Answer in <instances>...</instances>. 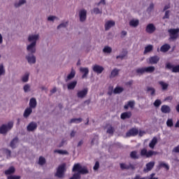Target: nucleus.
<instances>
[{"mask_svg": "<svg viewBox=\"0 0 179 179\" xmlns=\"http://www.w3.org/2000/svg\"><path fill=\"white\" fill-rule=\"evenodd\" d=\"M141 155L142 156H145V157H146V156L148 155V150H146V148H144V149L141 150Z\"/></svg>", "mask_w": 179, "mask_h": 179, "instance_id": "5fc2aeb1", "label": "nucleus"}, {"mask_svg": "<svg viewBox=\"0 0 179 179\" xmlns=\"http://www.w3.org/2000/svg\"><path fill=\"white\" fill-rule=\"evenodd\" d=\"M76 85H78V81H71L67 84V88L69 89V90H73V89L76 87Z\"/></svg>", "mask_w": 179, "mask_h": 179, "instance_id": "aec40b11", "label": "nucleus"}, {"mask_svg": "<svg viewBox=\"0 0 179 179\" xmlns=\"http://www.w3.org/2000/svg\"><path fill=\"white\" fill-rule=\"evenodd\" d=\"M13 121H10L6 124H3L0 127V134L1 135H6L9 131L13 128Z\"/></svg>", "mask_w": 179, "mask_h": 179, "instance_id": "7ed1b4c3", "label": "nucleus"}, {"mask_svg": "<svg viewBox=\"0 0 179 179\" xmlns=\"http://www.w3.org/2000/svg\"><path fill=\"white\" fill-rule=\"evenodd\" d=\"M100 167V164L99 163V162H96L95 163V165L94 166V170H99V168Z\"/></svg>", "mask_w": 179, "mask_h": 179, "instance_id": "bf43d9fd", "label": "nucleus"}, {"mask_svg": "<svg viewBox=\"0 0 179 179\" xmlns=\"http://www.w3.org/2000/svg\"><path fill=\"white\" fill-rule=\"evenodd\" d=\"M37 107V100L35 98H31L29 101V108L34 110Z\"/></svg>", "mask_w": 179, "mask_h": 179, "instance_id": "f3484780", "label": "nucleus"}, {"mask_svg": "<svg viewBox=\"0 0 179 179\" xmlns=\"http://www.w3.org/2000/svg\"><path fill=\"white\" fill-rule=\"evenodd\" d=\"M13 173H15V167L13 166H11L5 171L6 176H10V174H13Z\"/></svg>", "mask_w": 179, "mask_h": 179, "instance_id": "c756f323", "label": "nucleus"}, {"mask_svg": "<svg viewBox=\"0 0 179 179\" xmlns=\"http://www.w3.org/2000/svg\"><path fill=\"white\" fill-rule=\"evenodd\" d=\"M129 26L131 27H138L139 26V20H131L129 22Z\"/></svg>", "mask_w": 179, "mask_h": 179, "instance_id": "bb28decb", "label": "nucleus"}, {"mask_svg": "<svg viewBox=\"0 0 179 179\" xmlns=\"http://www.w3.org/2000/svg\"><path fill=\"white\" fill-rule=\"evenodd\" d=\"M87 12L86 10L83 9L79 12L80 22H85L86 20Z\"/></svg>", "mask_w": 179, "mask_h": 179, "instance_id": "f8f14e48", "label": "nucleus"}, {"mask_svg": "<svg viewBox=\"0 0 179 179\" xmlns=\"http://www.w3.org/2000/svg\"><path fill=\"white\" fill-rule=\"evenodd\" d=\"M168 33H169L171 40H177L178 38L179 28L170 29L168 30Z\"/></svg>", "mask_w": 179, "mask_h": 179, "instance_id": "39448f33", "label": "nucleus"}, {"mask_svg": "<svg viewBox=\"0 0 179 179\" xmlns=\"http://www.w3.org/2000/svg\"><path fill=\"white\" fill-rule=\"evenodd\" d=\"M166 125L169 128H171L174 126V122L172 118H169L166 121Z\"/></svg>", "mask_w": 179, "mask_h": 179, "instance_id": "4c0bfd02", "label": "nucleus"}, {"mask_svg": "<svg viewBox=\"0 0 179 179\" xmlns=\"http://www.w3.org/2000/svg\"><path fill=\"white\" fill-rule=\"evenodd\" d=\"M3 152L7 155V157H9L10 156V150L8 149H4Z\"/></svg>", "mask_w": 179, "mask_h": 179, "instance_id": "680f3d73", "label": "nucleus"}, {"mask_svg": "<svg viewBox=\"0 0 179 179\" xmlns=\"http://www.w3.org/2000/svg\"><path fill=\"white\" fill-rule=\"evenodd\" d=\"M94 13H95L96 15H99V13H101L100 9H99V8H94Z\"/></svg>", "mask_w": 179, "mask_h": 179, "instance_id": "0e129e2a", "label": "nucleus"}, {"mask_svg": "<svg viewBox=\"0 0 179 179\" xmlns=\"http://www.w3.org/2000/svg\"><path fill=\"white\" fill-rule=\"evenodd\" d=\"M38 40V34L36 35H29L28 37V41L31 43L27 48V51L31 52V54H34L36 52V44H37V41Z\"/></svg>", "mask_w": 179, "mask_h": 179, "instance_id": "f03ea898", "label": "nucleus"}, {"mask_svg": "<svg viewBox=\"0 0 179 179\" xmlns=\"http://www.w3.org/2000/svg\"><path fill=\"white\" fill-rule=\"evenodd\" d=\"M72 171H78V173H74L70 179H80V174H89L87 168L86 166H83L80 164H75Z\"/></svg>", "mask_w": 179, "mask_h": 179, "instance_id": "f257e3e1", "label": "nucleus"}, {"mask_svg": "<svg viewBox=\"0 0 179 179\" xmlns=\"http://www.w3.org/2000/svg\"><path fill=\"white\" fill-rule=\"evenodd\" d=\"M127 55H128V51L123 50L122 55L117 56L116 59H118L119 58H120V59H124V58H125V57H127Z\"/></svg>", "mask_w": 179, "mask_h": 179, "instance_id": "c9c22d12", "label": "nucleus"}, {"mask_svg": "<svg viewBox=\"0 0 179 179\" xmlns=\"http://www.w3.org/2000/svg\"><path fill=\"white\" fill-rule=\"evenodd\" d=\"M171 48V46H170L169 44L165 43L160 48L161 52H167Z\"/></svg>", "mask_w": 179, "mask_h": 179, "instance_id": "4be33fe9", "label": "nucleus"}, {"mask_svg": "<svg viewBox=\"0 0 179 179\" xmlns=\"http://www.w3.org/2000/svg\"><path fill=\"white\" fill-rule=\"evenodd\" d=\"M26 59H27L29 64H36V57L34 55L27 56Z\"/></svg>", "mask_w": 179, "mask_h": 179, "instance_id": "cd10ccee", "label": "nucleus"}, {"mask_svg": "<svg viewBox=\"0 0 179 179\" xmlns=\"http://www.w3.org/2000/svg\"><path fill=\"white\" fill-rule=\"evenodd\" d=\"M155 107H160L162 106V101L160 99H157L154 102Z\"/></svg>", "mask_w": 179, "mask_h": 179, "instance_id": "09e8293b", "label": "nucleus"}, {"mask_svg": "<svg viewBox=\"0 0 179 179\" xmlns=\"http://www.w3.org/2000/svg\"><path fill=\"white\" fill-rule=\"evenodd\" d=\"M158 83L162 87V90H166L167 87H169V83H164V81H159Z\"/></svg>", "mask_w": 179, "mask_h": 179, "instance_id": "2f4dec72", "label": "nucleus"}, {"mask_svg": "<svg viewBox=\"0 0 179 179\" xmlns=\"http://www.w3.org/2000/svg\"><path fill=\"white\" fill-rule=\"evenodd\" d=\"M120 168L122 169V170H134L135 169V166L134 165H132L131 164H120Z\"/></svg>", "mask_w": 179, "mask_h": 179, "instance_id": "ddd939ff", "label": "nucleus"}, {"mask_svg": "<svg viewBox=\"0 0 179 179\" xmlns=\"http://www.w3.org/2000/svg\"><path fill=\"white\" fill-rule=\"evenodd\" d=\"M160 61V57L157 55L152 56L148 58V63L150 65H156Z\"/></svg>", "mask_w": 179, "mask_h": 179, "instance_id": "0eeeda50", "label": "nucleus"}, {"mask_svg": "<svg viewBox=\"0 0 179 179\" xmlns=\"http://www.w3.org/2000/svg\"><path fill=\"white\" fill-rule=\"evenodd\" d=\"M138 133L137 129H130L126 134L127 138H129L130 136H136V134Z\"/></svg>", "mask_w": 179, "mask_h": 179, "instance_id": "dca6fc26", "label": "nucleus"}, {"mask_svg": "<svg viewBox=\"0 0 179 179\" xmlns=\"http://www.w3.org/2000/svg\"><path fill=\"white\" fill-rule=\"evenodd\" d=\"M19 145V138H17V137H15L11 142L10 144V148H12V149H15V148H17V146Z\"/></svg>", "mask_w": 179, "mask_h": 179, "instance_id": "6ab92c4d", "label": "nucleus"}, {"mask_svg": "<svg viewBox=\"0 0 179 179\" xmlns=\"http://www.w3.org/2000/svg\"><path fill=\"white\" fill-rule=\"evenodd\" d=\"M107 134H110V135H113V134H114V128H113V127H109L107 130Z\"/></svg>", "mask_w": 179, "mask_h": 179, "instance_id": "603ef678", "label": "nucleus"}, {"mask_svg": "<svg viewBox=\"0 0 179 179\" xmlns=\"http://www.w3.org/2000/svg\"><path fill=\"white\" fill-rule=\"evenodd\" d=\"M76 135V131H72L70 134L71 138H75V136Z\"/></svg>", "mask_w": 179, "mask_h": 179, "instance_id": "338daca9", "label": "nucleus"}, {"mask_svg": "<svg viewBox=\"0 0 179 179\" xmlns=\"http://www.w3.org/2000/svg\"><path fill=\"white\" fill-rule=\"evenodd\" d=\"M173 152H174L175 153H179V145L175 147L173 150Z\"/></svg>", "mask_w": 179, "mask_h": 179, "instance_id": "69168bd1", "label": "nucleus"}, {"mask_svg": "<svg viewBox=\"0 0 179 179\" xmlns=\"http://www.w3.org/2000/svg\"><path fill=\"white\" fill-rule=\"evenodd\" d=\"M145 31L149 34H152L156 31V27L153 24H148L145 28Z\"/></svg>", "mask_w": 179, "mask_h": 179, "instance_id": "1a4fd4ad", "label": "nucleus"}, {"mask_svg": "<svg viewBox=\"0 0 179 179\" xmlns=\"http://www.w3.org/2000/svg\"><path fill=\"white\" fill-rule=\"evenodd\" d=\"M66 26H68V22L60 24L59 26H57V29H62V27H66Z\"/></svg>", "mask_w": 179, "mask_h": 179, "instance_id": "864d4df0", "label": "nucleus"}, {"mask_svg": "<svg viewBox=\"0 0 179 179\" xmlns=\"http://www.w3.org/2000/svg\"><path fill=\"white\" fill-rule=\"evenodd\" d=\"M83 120L81 117L73 118L70 120V124H80Z\"/></svg>", "mask_w": 179, "mask_h": 179, "instance_id": "c85d7f7f", "label": "nucleus"}, {"mask_svg": "<svg viewBox=\"0 0 179 179\" xmlns=\"http://www.w3.org/2000/svg\"><path fill=\"white\" fill-rule=\"evenodd\" d=\"M80 72H81V73H83V75L82 76V79H86V78H87V76L89 75V68L80 67Z\"/></svg>", "mask_w": 179, "mask_h": 179, "instance_id": "9b49d317", "label": "nucleus"}, {"mask_svg": "<svg viewBox=\"0 0 179 179\" xmlns=\"http://www.w3.org/2000/svg\"><path fill=\"white\" fill-rule=\"evenodd\" d=\"M136 73H137V75H139V76L143 75V73H146L145 71V67L136 69Z\"/></svg>", "mask_w": 179, "mask_h": 179, "instance_id": "72a5a7b5", "label": "nucleus"}, {"mask_svg": "<svg viewBox=\"0 0 179 179\" xmlns=\"http://www.w3.org/2000/svg\"><path fill=\"white\" fill-rule=\"evenodd\" d=\"M108 90H124V88L120 86H117L115 89L113 87H109Z\"/></svg>", "mask_w": 179, "mask_h": 179, "instance_id": "8fccbe9b", "label": "nucleus"}, {"mask_svg": "<svg viewBox=\"0 0 179 179\" xmlns=\"http://www.w3.org/2000/svg\"><path fill=\"white\" fill-rule=\"evenodd\" d=\"M76 73L73 71H71V73L67 76L66 79V81L71 80V79H73L75 78Z\"/></svg>", "mask_w": 179, "mask_h": 179, "instance_id": "ea45409f", "label": "nucleus"}, {"mask_svg": "<svg viewBox=\"0 0 179 179\" xmlns=\"http://www.w3.org/2000/svg\"><path fill=\"white\" fill-rule=\"evenodd\" d=\"M113 26H115V22L109 20L105 24V30H110Z\"/></svg>", "mask_w": 179, "mask_h": 179, "instance_id": "a211bd4d", "label": "nucleus"}, {"mask_svg": "<svg viewBox=\"0 0 179 179\" xmlns=\"http://www.w3.org/2000/svg\"><path fill=\"white\" fill-rule=\"evenodd\" d=\"M133 179H146V178H141V176L137 175V176H136V177L134 178Z\"/></svg>", "mask_w": 179, "mask_h": 179, "instance_id": "774afa93", "label": "nucleus"}, {"mask_svg": "<svg viewBox=\"0 0 179 179\" xmlns=\"http://www.w3.org/2000/svg\"><path fill=\"white\" fill-rule=\"evenodd\" d=\"M31 113H33V109L30 107L27 108L23 113L24 118H29Z\"/></svg>", "mask_w": 179, "mask_h": 179, "instance_id": "2eb2a0df", "label": "nucleus"}, {"mask_svg": "<svg viewBox=\"0 0 179 179\" xmlns=\"http://www.w3.org/2000/svg\"><path fill=\"white\" fill-rule=\"evenodd\" d=\"M156 145H157V137H153L149 143V148H150V149H155Z\"/></svg>", "mask_w": 179, "mask_h": 179, "instance_id": "5701e85b", "label": "nucleus"}, {"mask_svg": "<svg viewBox=\"0 0 179 179\" xmlns=\"http://www.w3.org/2000/svg\"><path fill=\"white\" fill-rule=\"evenodd\" d=\"M118 73H120V70L114 69L110 73V78H115V76H117Z\"/></svg>", "mask_w": 179, "mask_h": 179, "instance_id": "7c9ffc66", "label": "nucleus"}, {"mask_svg": "<svg viewBox=\"0 0 179 179\" xmlns=\"http://www.w3.org/2000/svg\"><path fill=\"white\" fill-rule=\"evenodd\" d=\"M161 111L164 114H169L171 111V109L170 108V106L164 105L161 107Z\"/></svg>", "mask_w": 179, "mask_h": 179, "instance_id": "412c9836", "label": "nucleus"}, {"mask_svg": "<svg viewBox=\"0 0 179 179\" xmlns=\"http://www.w3.org/2000/svg\"><path fill=\"white\" fill-rule=\"evenodd\" d=\"M38 164L39 166H44V164H45V158L44 157H40L38 158Z\"/></svg>", "mask_w": 179, "mask_h": 179, "instance_id": "e433bc0d", "label": "nucleus"}, {"mask_svg": "<svg viewBox=\"0 0 179 179\" xmlns=\"http://www.w3.org/2000/svg\"><path fill=\"white\" fill-rule=\"evenodd\" d=\"M132 113L131 112H124L121 114L122 120H127V118H131Z\"/></svg>", "mask_w": 179, "mask_h": 179, "instance_id": "393cba45", "label": "nucleus"}, {"mask_svg": "<svg viewBox=\"0 0 179 179\" xmlns=\"http://www.w3.org/2000/svg\"><path fill=\"white\" fill-rule=\"evenodd\" d=\"M169 17H170V10H166L165 12L164 16L163 17V19H169Z\"/></svg>", "mask_w": 179, "mask_h": 179, "instance_id": "6e6d98bb", "label": "nucleus"}, {"mask_svg": "<svg viewBox=\"0 0 179 179\" xmlns=\"http://www.w3.org/2000/svg\"><path fill=\"white\" fill-rule=\"evenodd\" d=\"M154 8H155V4H153V3H151L149 7L148 8V12H152V10H153Z\"/></svg>", "mask_w": 179, "mask_h": 179, "instance_id": "4d7b16f0", "label": "nucleus"}, {"mask_svg": "<svg viewBox=\"0 0 179 179\" xmlns=\"http://www.w3.org/2000/svg\"><path fill=\"white\" fill-rule=\"evenodd\" d=\"M24 3H26V0H20L18 3H15V8H19V6H21Z\"/></svg>", "mask_w": 179, "mask_h": 179, "instance_id": "de8ad7c7", "label": "nucleus"}, {"mask_svg": "<svg viewBox=\"0 0 179 179\" xmlns=\"http://www.w3.org/2000/svg\"><path fill=\"white\" fill-rule=\"evenodd\" d=\"M131 85H134V80H129V81H128L125 83V85L129 86V87H131Z\"/></svg>", "mask_w": 179, "mask_h": 179, "instance_id": "052dcab7", "label": "nucleus"}, {"mask_svg": "<svg viewBox=\"0 0 179 179\" xmlns=\"http://www.w3.org/2000/svg\"><path fill=\"white\" fill-rule=\"evenodd\" d=\"M54 153H58V155H68V151L64 150H55Z\"/></svg>", "mask_w": 179, "mask_h": 179, "instance_id": "a19ab883", "label": "nucleus"}, {"mask_svg": "<svg viewBox=\"0 0 179 179\" xmlns=\"http://www.w3.org/2000/svg\"><path fill=\"white\" fill-rule=\"evenodd\" d=\"M29 73H26L22 78V81L24 83L29 82Z\"/></svg>", "mask_w": 179, "mask_h": 179, "instance_id": "37998d69", "label": "nucleus"}, {"mask_svg": "<svg viewBox=\"0 0 179 179\" xmlns=\"http://www.w3.org/2000/svg\"><path fill=\"white\" fill-rule=\"evenodd\" d=\"M151 51H153V45H148L145 48L144 50V54H148V52H150Z\"/></svg>", "mask_w": 179, "mask_h": 179, "instance_id": "f704fd0d", "label": "nucleus"}, {"mask_svg": "<svg viewBox=\"0 0 179 179\" xmlns=\"http://www.w3.org/2000/svg\"><path fill=\"white\" fill-rule=\"evenodd\" d=\"M130 157L131 159H139V155H138V152L133 151L130 153Z\"/></svg>", "mask_w": 179, "mask_h": 179, "instance_id": "58836bf2", "label": "nucleus"}, {"mask_svg": "<svg viewBox=\"0 0 179 179\" xmlns=\"http://www.w3.org/2000/svg\"><path fill=\"white\" fill-rule=\"evenodd\" d=\"M92 71H94L95 73L100 75V73H102L103 71H104V67L99 64H95L92 66Z\"/></svg>", "mask_w": 179, "mask_h": 179, "instance_id": "6e6552de", "label": "nucleus"}, {"mask_svg": "<svg viewBox=\"0 0 179 179\" xmlns=\"http://www.w3.org/2000/svg\"><path fill=\"white\" fill-rule=\"evenodd\" d=\"M5 75V69H3V64H0V76Z\"/></svg>", "mask_w": 179, "mask_h": 179, "instance_id": "3c124183", "label": "nucleus"}, {"mask_svg": "<svg viewBox=\"0 0 179 179\" xmlns=\"http://www.w3.org/2000/svg\"><path fill=\"white\" fill-rule=\"evenodd\" d=\"M66 164H62V165L59 166L56 173V176L59 178H62V177H64V175L65 174V172L66 171Z\"/></svg>", "mask_w": 179, "mask_h": 179, "instance_id": "20e7f679", "label": "nucleus"}, {"mask_svg": "<svg viewBox=\"0 0 179 179\" xmlns=\"http://www.w3.org/2000/svg\"><path fill=\"white\" fill-rule=\"evenodd\" d=\"M37 129V122H31L27 126V131L28 132H34Z\"/></svg>", "mask_w": 179, "mask_h": 179, "instance_id": "423d86ee", "label": "nucleus"}, {"mask_svg": "<svg viewBox=\"0 0 179 179\" xmlns=\"http://www.w3.org/2000/svg\"><path fill=\"white\" fill-rule=\"evenodd\" d=\"M112 51H113V49L108 46H105L104 48L103 49V52H106L107 54L111 53Z\"/></svg>", "mask_w": 179, "mask_h": 179, "instance_id": "79ce46f5", "label": "nucleus"}, {"mask_svg": "<svg viewBox=\"0 0 179 179\" xmlns=\"http://www.w3.org/2000/svg\"><path fill=\"white\" fill-rule=\"evenodd\" d=\"M155 167V162H150L146 164V169H144V171H150Z\"/></svg>", "mask_w": 179, "mask_h": 179, "instance_id": "b1692460", "label": "nucleus"}, {"mask_svg": "<svg viewBox=\"0 0 179 179\" xmlns=\"http://www.w3.org/2000/svg\"><path fill=\"white\" fill-rule=\"evenodd\" d=\"M155 155H157V152L152 151V150H149V151H147L146 157H152V156H153Z\"/></svg>", "mask_w": 179, "mask_h": 179, "instance_id": "49530a36", "label": "nucleus"}, {"mask_svg": "<svg viewBox=\"0 0 179 179\" xmlns=\"http://www.w3.org/2000/svg\"><path fill=\"white\" fill-rule=\"evenodd\" d=\"M166 68H167V69H172V72H173L174 73H177L179 72V64L177 66H173L171 65V64L168 63L166 65Z\"/></svg>", "mask_w": 179, "mask_h": 179, "instance_id": "9d476101", "label": "nucleus"}, {"mask_svg": "<svg viewBox=\"0 0 179 179\" xmlns=\"http://www.w3.org/2000/svg\"><path fill=\"white\" fill-rule=\"evenodd\" d=\"M144 69L145 71V73H153L156 69L153 66H150L148 67H144Z\"/></svg>", "mask_w": 179, "mask_h": 179, "instance_id": "a878e982", "label": "nucleus"}, {"mask_svg": "<svg viewBox=\"0 0 179 179\" xmlns=\"http://www.w3.org/2000/svg\"><path fill=\"white\" fill-rule=\"evenodd\" d=\"M135 107V101H129L124 106V110H128V108H131L134 110Z\"/></svg>", "mask_w": 179, "mask_h": 179, "instance_id": "4468645a", "label": "nucleus"}, {"mask_svg": "<svg viewBox=\"0 0 179 179\" xmlns=\"http://www.w3.org/2000/svg\"><path fill=\"white\" fill-rule=\"evenodd\" d=\"M159 167H164V169H166V170L170 169L169 164H166L165 162H159Z\"/></svg>", "mask_w": 179, "mask_h": 179, "instance_id": "a18cd8bd", "label": "nucleus"}, {"mask_svg": "<svg viewBox=\"0 0 179 179\" xmlns=\"http://www.w3.org/2000/svg\"><path fill=\"white\" fill-rule=\"evenodd\" d=\"M56 18L57 17L55 16H50L48 17V20H49L50 22H53V20H55Z\"/></svg>", "mask_w": 179, "mask_h": 179, "instance_id": "e2e57ef3", "label": "nucleus"}, {"mask_svg": "<svg viewBox=\"0 0 179 179\" xmlns=\"http://www.w3.org/2000/svg\"><path fill=\"white\" fill-rule=\"evenodd\" d=\"M86 94H87V90H80L78 92V96L80 97V99H83V97H85Z\"/></svg>", "mask_w": 179, "mask_h": 179, "instance_id": "473e14b6", "label": "nucleus"}, {"mask_svg": "<svg viewBox=\"0 0 179 179\" xmlns=\"http://www.w3.org/2000/svg\"><path fill=\"white\" fill-rule=\"evenodd\" d=\"M7 179H20V176H9Z\"/></svg>", "mask_w": 179, "mask_h": 179, "instance_id": "13d9d810", "label": "nucleus"}, {"mask_svg": "<svg viewBox=\"0 0 179 179\" xmlns=\"http://www.w3.org/2000/svg\"><path fill=\"white\" fill-rule=\"evenodd\" d=\"M121 90H110L109 92H108V94H109V96H112V94H119L120 93H121Z\"/></svg>", "mask_w": 179, "mask_h": 179, "instance_id": "c03bdc74", "label": "nucleus"}]
</instances>
